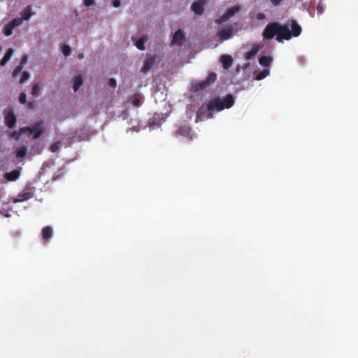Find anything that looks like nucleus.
<instances>
[{
	"label": "nucleus",
	"instance_id": "6e6552de",
	"mask_svg": "<svg viewBox=\"0 0 358 358\" xmlns=\"http://www.w3.org/2000/svg\"><path fill=\"white\" fill-rule=\"evenodd\" d=\"M206 5V0H198L192 5V10L196 15H201L203 13L204 7Z\"/></svg>",
	"mask_w": 358,
	"mask_h": 358
},
{
	"label": "nucleus",
	"instance_id": "5701e85b",
	"mask_svg": "<svg viewBox=\"0 0 358 358\" xmlns=\"http://www.w3.org/2000/svg\"><path fill=\"white\" fill-rule=\"evenodd\" d=\"M268 74H269V71L268 69H264L263 71L256 72L255 73V79L257 80H261L265 78Z\"/></svg>",
	"mask_w": 358,
	"mask_h": 358
},
{
	"label": "nucleus",
	"instance_id": "e433bc0d",
	"mask_svg": "<svg viewBox=\"0 0 358 358\" xmlns=\"http://www.w3.org/2000/svg\"><path fill=\"white\" fill-rule=\"evenodd\" d=\"M113 6L115 8H118L120 6V0H113Z\"/></svg>",
	"mask_w": 358,
	"mask_h": 358
},
{
	"label": "nucleus",
	"instance_id": "412c9836",
	"mask_svg": "<svg viewBox=\"0 0 358 358\" xmlns=\"http://www.w3.org/2000/svg\"><path fill=\"white\" fill-rule=\"evenodd\" d=\"M13 54V50L11 48L8 49L7 50L6 55H4V57L1 60L0 65L4 66L9 61V59L12 57Z\"/></svg>",
	"mask_w": 358,
	"mask_h": 358
},
{
	"label": "nucleus",
	"instance_id": "2f4dec72",
	"mask_svg": "<svg viewBox=\"0 0 358 358\" xmlns=\"http://www.w3.org/2000/svg\"><path fill=\"white\" fill-rule=\"evenodd\" d=\"M22 70V66L21 65H19L15 67V69L13 71V76L15 77L17 75H18Z\"/></svg>",
	"mask_w": 358,
	"mask_h": 358
},
{
	"label": "nucleus",
	"instance_id": "cd10ccee",
	"mask_svg": "<svg viewBox=\"0 0 358 358\" xmlns=\"http://www.w3.org/2000/svg\"><path fill=\"white\" fill-rule=\"evenodd\" d=\"M229 17L227 16L226 13L223 14L222 16H220L219 18L216 19L215 22L218 24L224 23L227 22Z\"/></svg>",
	"mask_w": 358,
	"mask_h": 358
},
{
	"label": "nucleus",
	"instance_id": "c03bdc74",
	"mask_svg": "<svg viewBox=\"0 0 358 358\" xmlns=\"http://www.w3.org/2000/svg\"><path fill=\"white\" fill-rule=\"evenodd\" d=\"M78 59H83L84 58V54L83 53H79L78 55Z\"/></svg>",
	"mask_w": 358,
	"mask_h": 358
},
{
	"label": "nucleus",
	"instance_id": "bb28decb",
	"mask_svg": "<svg viewBox=\"0 0 358 358\" xmlns=\"http://www.w3.org/2000/svg\"><path fill=\"white\" fill-rule=\"evenodd\" d=\"M40 84L38 83H36L33 85L32 89H31V94L34 96H38L39 92H40Z\"/></svg>",
	"mask_w": 358,
	"mask_h": 358
},
{
	"label": "nucleus",
	"instance_id": "f704fd0d",
	"mask_svg": "<svg viewBox=\"0 0 358 358\" xmlns=\"http://www.w3.org/2000/svg\"><path fill=\"white\" fill-rule=\"evenodd\" d=\"M94 3H95L94 0H84V4L87 7L93 6V5H94Z\"/></svg>",
	"mask_w": 358,
	"mask_h": 358
},
{
	"label": "nucleus",
	"instance_id": "1a4fd4ad",
	"mask_svg": "<svg viewBox=\"0 0 358 358\" xmlns=\"http://www.w3.org/2000/svg\"><path fill=\"white\" fill-rule=\"evenodd\" d=\"M217 36L221 41H226L231 38L233 36V28L229 26L217 33Z\"/></svg>",
	"mask_w": 358,
	"mask_h": 358
},
{
	"label": "nucleus",
	"instance_id": "c85d7f7f",
	"mask_svg": "<svg viewBox=\"0 0 358 358\" xmlns=\"http://www.w3.org/2000/svg\"><path fill=\"white\" fill-rule=\"evenodd\" d=\"M62 53L65 56H69L71 54V48L67 45H63L62 47Z\"/></svg>",
	"mask_w": 358,
	"mask_h": 358
},
{
	"label": "nucleus",
	"instance_id": "7c9ffc66",
	"mask_svg": "<svg viewBox=\"0 0 358 358\" xmlns=\"http://www.w3.org/2000/svg\"><path fill=\"white\" fill-rule=\"evenodd\" d=\"M19 101L22 104L27 103V95L24 92H21L19 96Z\"/></svg>",
	"mask_w": 358,
	"mask_h": 358
},
{
	"label": "nucleus",
	"instance_id": "4be33fe9",
	"mask_svg": "<svg viewBox=\"0 0 358 358\" xmlns=\"http://www.w3.org/2000/svg\"><path fill=\"white\" fill-rule=\"evenodd\" d=\"M13 54V50L11 48L8 49L7 50L6 55H4V57L1 60L0 65L4 66L9 61V59L12 57Z\"/></svg>",
	"mask_w": 358,
	"mask_h": 358
},
{
	"label": "nucleus",
	"instance_id": "6ab92c4d",
	"mask_svg": "<svg viewBox=\"0 0 358 358\" xmlns=\"http://www.w3.org/2000/svg\"><path fill=\"white\" fill-rule=\"evenodd\" d=\"M34 196V192H22L18 195L17 201L20 202L25 201Z\"/></svg>",
	"mask_w": 358,
	"mask_h": 358
},
{
	"label": "nucleus",
	"instance_id": "4c0bfd02",
	"mask_svg": "<svg viewBox=\"0 0 358 358\" xmlns=\"http://www.w3.org/2000/svg\"><path fill=\"white\" fill-rule=\"evenodd\" d=\"M257 18L259 20H262L265 18V15L263 13H259L257 14Z\"/></svg>",
	"mask_w": 358,
	"mask_h": 358
},
{
	"label": "nucleus",
	"instance_id": "a211bd4d",
	"mask_svg": "<svg viewBox=\"0 0 358 358\" xmlns=\"http://www.w3.org/2000/svg\"><path fill=\"white\" fill-rule=\"evenodd\" d=\"M272 60L273 58L271 56L264 55L259 57V62L260 65H262V66L268 67L270 65Z\"/></svg>",
	"mask_w": 358,
	"mask_h": 358
},
{
	"label": "nucleus",
	"instance_id": "a18cd8bd",
	"mask_svg": "<svg viewBox=\"0 0 358 358\" xmlns=\"http://www.w3.org/2000/svg\"><path fill=\"white\" fill-rule=\"evenodd\" d=\"M249 66H250V63H249V62H247V63L244 64V65H243V69H247Z\"/></svg>",
	"mask_w": 358,
	"mask_h": 358
},
{
	"label": "nucleus",
	"instance_id": "72a5a7b5",
	"mask_svg": "<svg viewBox=\"0 0 358 358\" xmlns=\"http://www.w3.org/2000/svg\"><path fill=\"white\" fill-rule=\"evenodd\" d=\"M50 150L52 152H57L59 150L58 143H52L50 147Z\"/></svg>",
	"mask_w": 358,
	"mask_h": 358
},
{
	"label": "nucleus",
	"instance_id": "c9c22d12",
	"mask_svg": "<svg viewBox=\"0 0 358 358\" xmlns=\"http://www.w3.org/2000/svg\"><path fill=\"white\" fill-rule=\"evenodd\" d=\"M108 85L112 87H115L117 85V82L115 78H110L108 80Z\"/></svg>",
	"mask_w": 358,
	"mask_h": 358
},
{
	"label": "nucleus",
	"instance_id": "dca6fc26",
	"mask_svg": "<svg viewBox=\"0 0 358 358\" xmlns=\"http://www.w3.org/2000/svg\"><path fill=\"white\" fill-rule=\"evenodd\" d=\"M148 41V38L145 35L142 36L141 38H139L136 42L135 45L136 47L140 50H145V44Z\"/></svg>",
	"mask_w": 358,
	"mask_h": 358
},
{
	"label": "nucleus",
	"instance_id": "79ce46f5",
	"mask_svg": "<svg viewBox=\"0 0 358 358\" xmlns=\"http://www.w3.org/2000/svg\"><path fill=\"white\" fill-rule=\"evenodd\" d=\"M27 61V55H24L22 59H21V62H20V65L22 66V65L24 64H25Z\"/></svg>",
	"mask_w": 358,
	"mask_h": 358
},
{
	"label": "nucleus",
	"instance_id": "c756f323",
	"mask_svg": "<svg viewBox=\"0 0 358 358\" xmlns=\"http://www.w3.org/2000/svg\"><path fill=\"white\" fill-rule=\"evenodd\" d=\"M29 73L27 71H24L22 74V76L20 79V83L22 84L24 82L27 80L29 78Z\"/></svg>",
	"mask_w": 358,
	"mask_h": 358
},
{
	"label": "nucleus",
	"instance_id": "39448f33",
	"mask_svg": "<svg viewBox=\"0 0 358 358\" xmlns=\"http://www.w3.org/2000/svg\"><path fill=\"white\" fill-rule=\"evenodd\" d=\"M21 132L29 133L33 135L34 139L38 138L43 134V124L41 122L35 124L33 127H23L21 128Z\"/></svg>",
	"mask_w": 358,
	"mask_h": 358
},
{
	"label": "nucleus",
	"instance_id": "ea45409f",
	"mask_svg": "<svg viewBox=\"0 0 358 358\" xmlns=\"http://www.w3.org/2000/svg\"><path fill=\"white\" fill-rule=\"evenodd\" d=\"M271 3L274 6H278L280 5V2L282 1V0H270Z\"/></svg>",
	"mask_w": 358,
	"mask_h": 358
},
{
	"label": "nucleus",
	"instance_id": "ddd939ff",
	"mask_svg": "<svg viewBox=\"0 0 358 358\" xmlns=\"http://www.w3.org/2000/svg\"><path fill=\"white\" fill-rule=\"evenodd\" d=\"M262 48L261 45H256L252 47L250 51L248 52L245 55V58L248 60L252 59L258 53L260 49Z\"/></svg>",
	"mask_w": 358,
	"mask_h": 358
},
{
	"label": "nucleus",
	"instance_id": "2eb2a0df",
	"mask_svg": "<svg viewBox=\"0 0 358 358\" xmlns=\"http://www.w3.org/2000/svg\"><path fill=\"white\" fill-rule=\"evenodd\" d=\"M5 178L8 181H15L20 177V172L17 170L6 173L4 175Z\"/></svg>",
	"mask_w": 358,
	"mask_h": 358
},
{
	"label": "nucleus",
	"instance_id": "4468645a",
	"mask_svg": "<svg viewBox=\"0 0 358 358\" xmlns=\"http://www.w3.org/2000/svg\"><path fill=\"white\" fill-rule=\"evenodd\" d=\"M221 62L222 64L223 68L228 69L231 66L232 57L228 55H222L221 57Z\"/></svg>",
	"mask_w": 358,
	"mask_h": 358
},
{
	"label": "nucleus",
	"instance_id": "9b49d317",
	"mask_svg": "<svg viewBox=\"0 0 358 358\" xmlns=\"http://www.w3.org/2000/svg\"><path fill=\"white\" fill-rule=\"evenodd\" d=\"M31 7L30 5L27 6L26 8L22 10L20 13L21 17L20 18H22V22L23 20H29L30 17L34 15V12L31 11Z\"/></svg>",
	"mask_w": 358,
	"mask_h": 358
},
{
	"label": "nucleus",
	"instance_id": "9d476101",
	"mask_svg": "<svg viewBox=\"0 0 358 358\" xmlns=\"http://www.w3.org/2000/svg\"><path fill=\"white\" fill-rule=\"evenodd\" d=\"M42 238L43 241L48 242L52 236L53 230L50 226H46L42 229Z\"/></svg>",
	"mask_w": 358,
	"mask_h": 358
},
{
	"label": "nucleus",
	"instance_id": "f3484780",
	"mask_svg": "<svg viewBox=\"0 0 358 358\" xmlns=\"http://www.w3.org/2000/svg\"><path fill=\"white\" fill-rule=\"evenodd\" d=\"M191 132V129L187 125L180 126L177 130V134L183 136H189Z\"/></svg>",
	"mask_w": 358,
	"mask_h": 358
},
{
	"label": "nucleus",
	"instance_id": "423d86ee",
	"mask_svg": "<svg viewBox=\"0 0 358 358\" xmlns=\"http://www.w3.org/2000/svg\"><path fill=\"white\" fill-rule=\"evenodd\" d=\"M22 24V18H15L6 25L4 26L3 29V33L9 36L12 35L13 30L20 26Z\"/></svg>",
	"mask_w": 358,
	"mask_h": 358
},
{
	"label": "nucleus",
	"instance_id": "58836bf2",
	"mask_svg": "<svg viewBox=\"0 0 358 358\" xmlns=\"http://www.w3.org/2000/svg\"><path fill=\"white\" fill-rule=\"evenodd\" d=\"M133 103L135 106H139L140 99L138 97L134 98L133 100Z\"/></svg>",
	"mask_w": 358,
	"mask_h": 358
},
{
	"label": "nucleus",
	"instance_id": "37998d69",
	"mask_svg": "<svg viewBox=\"0 0 358 358\" xmlns=\"http://www.w3.org/2000/svg\"><path fill=\"white\" fill-rule=\"evenodd\" d=\"M34 102H31V101H29L27 103V108H34Z\"/></svg>",
	"mask_w": 358,
	"mask_h": 358
},
{
	"label": "nucleus",
	"instance_id": "20e7f679",
	"mask_svg": "<svg viewBox=\"0 0 358 358\" xmlns=\"http://www.w3.org/2000/svg\"><path fill=\"white\" fill-rule=\"evenodd\" d=\"M161 61L159 56L153 55H148L143 62V65L141 69V72L145 73L151 70L155 65L158 64Z\"/></svg>",
	"mask_w": 358,
	"mask_h": 358
},
{
	"label": "nucleus",
	"instance_id": "a19ab883",
	"mask_svg": "<svg viewBox=\"0 0 358 358\" xmlns=\"http://www.w3.org/2000/svg\"><path fill=\"white\" fill-rule=\"evenodd\" d=\"M316 8L319 13L322 14L323 13V7L321 4H318Z\"/></svg>",
	"mask_w": 358,
	"mask_h": 358
},
{
	"label": "nucleus",
	"instance_id": "7ed1b4c3",
	"mask_svg": "<svg viewBox=\"0 0 358 358\" xmlns=\"http://www.w3.org/2000/svg\"><path fill=\"white\" fill-rule=\"evenodd\" d=\"M217 80V74L214 72H212L208 74L206 80L203 81H198L193 84V88L195 92H199L203 90L206 89L210 85L213 84Z\"/></svg>",
	"mask_w": 358,
	"mask_h": 358
},
{
	"label": "nucleus",
	"instance_id": "f8f14e48",
	"mask_svg": "<svg viewBox=\"0 0 358 358\" xmlns=\"http://www.w3.org/2000/svg\"><path fill=\"white\" fill-rule=\"evenodd\" d=\"M184 39V35L182 30L179 29L175 32V34L173 36L172 40H171V44L174 45L176 43L180 44L182 41Z\"/></svg>",
	"mask_w": 358,
	"mask_h": 358
},
{
	"label": "nucleus",
	"instance_id": "f257e3e1",
	"mask_svg": "<svg viewBox=\"0 0 358 358\" xmlns=\"http://www.w3.org/2000/svg\"><path fill=\"white\" fill-rule=\"evenodd\" d=\"M301 33V28L296 21L292 22V31L289 30L288 25L281 24L278 22L268 23L262 32L264 38L272 39L276 36L275 39L280 42L284 40H289L292 36H299Z\"/></svg>",
	"mask_w": 358,
	"mask_h": 358
},
{
	"label": "nucleus",
	"instance_id": "f03ea898",
	"mask_svg": "<svg viewBox=\"0 0 358 358\" xmlns=\"http://www.w3.org/2000/svg\"><path fill=\"white\" fill-rule=\"evenodd\" d=\"M234 103V96L230 94H227L222 100L215 97L208 103L206 108L201 107L198 110L196 117L200 119H211L213 117V112L215 110L221 111L224 108H230Z\"/></svg>",
	"mask_w": 358,
	"mask_h": 358
},
{
	"label": "nucleus",
	"instance_id": "b1692460",
	"mask_svg": "<svg viewBox=\"0 0 358 358\" xmlns=\"http://www.w3.org/2000/svg\"><path fill=\"white\" fill-rule=\"evenodd\" d=\"M241 10V8L240 6H234V7H232L229 9H228L227 11H226V14L227 15V16L230 18L231 17H232L233 15H234L236 13H238Z\"/></svg>",
	"mask_w": 358,
	"mask_h": 358
},
{
	"label": "nucleus",
	"instance_id": "473e14b6",
	"mask_svg": "<svg viewBox=\"0 0 358 358\" xmlns=\"http://www.w3.org/2000/svg\"><path fill=\"white\" fill-rule=\"evenodd\" d=\"M62 176H63V170H59L57 172H56L54 174L52 179L53 180L60 179L62 177Z\"/></svg>",
	"mask_w": 358,
	"mask_h": 358
},
{
	"label": "nucleus",
	"instance_id": "0eeeda50",
	"mask_svg": "<svg viewBox=\"0 0 358 358\" xmlns=\"http://www.w3.org/2000/svg\"><path fill=\"white\" fill-rule=\"evenodd\" d=\"M3 115L6 125L10 129L13 128L17 122V116L15 115L13 110H5Z\"/></svg>",
	"mask_w": 358,
	"mask_h": 358
},
{
	"label": "nucleus",
	"instance_id": "aec40b11",
	"mask_svg": "<svg viewBox=\"0 0 358 358\" xmlns=\"http://www.w3.org/2000/svg\"><path fill=\"white\" fill-rule=\"evenodd\" d=\"M83 80L81 76H77L73 80V88L74 92H76L83 85Z\"/></svg>",
	"mask_w": 358,
	"mask_h": 358
},
{
	"label": "nucleus",
	"instance_id": "393cba45",
	"mask_svg": "<svg viewBox=\"0 0 358 358\" xmlns=\"http://www.w3.org/2000/svg\"><path fill=\"white\" fill-rule=\"evenodd\" d=\"M27 149L26 147H22L17 149L16 152V158L20 159L24 157L27 154Z\"/></svg>",
	"mask_w": 358,
	"mask_h": 358
},
{
	"label": "nucleus",
	"instance_id": "a878e982",
	"mask_svg": "<svg viewBox=\"0 0 358 358\" xmlns=\"http://www.w3.org/2000/svg\"><path fill=\"white\" fill-rule=\"evenodd\" d=\"M24 134H25V132H21V128H20L19 131H15L11 132V134H10V137L16 141H19V139L20 138V136Z\"/></svg>",
	"mask_w": 358,
	"mask_h": 358
}]
</instances>
